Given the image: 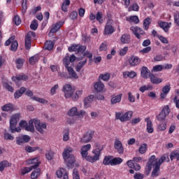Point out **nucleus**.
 I'll return each mask as SVG.
<instances>
[{"instance_id":"f257e3e1","label":"nucleus","mask_w":179,"mask_h":179,"mask_svg":"<svg viewBox=\"0 0 179 179\" xmlns=\"http://www.w3.org/2000/svg\"><path fill=\"white\" fill-rule=\"evenodd\" d=\"M95 146L96 148H95L92 151V153L94 154L93 156H87V155H89L88 152L92 148V145L87 144L81 147L80 153L82 157L86 159V160H87V162H90V163H94V162L100 160V156H101V150H103V148H101L98 143H95Z\"/></svg>"},{"instance_id":"f03ea898","label":"nucleus","mask_w":179,"mask_h":179,"mask_svg":"<svg viewBox=\"0 0 179 179\" xmlns=\"http://www.w3.org/2000/svg\"><path fill=\"white\" fill-rule=\"evenodd\" d=\"M166 160V156H161L160 159L156 158L155 155H152L149 157L148 162L147 163V170L148 173L152 171V167L153 170L151 173V177H159V173H160V166L163 164V162Z\"/></svg>"},{"instance_id":"7ed1b4c3","label":"nucleus","mask_w":179,"mask_h":179,"mask_svg":"<svg viewBox=\"0 0 179 179\" xmlns=\"http://www.w3.org/2000/svg\"><path fill=\"white\" fill-rule=\"evenodd\" d=\"M36 131L40 134H44V129H47V124L45 123H41L37 118L31 119L29 121V125L27 124L25 127V130L28 132H34V125Z\"/></svg>"},{"instance_id":"20e7f679","label":"nucleus","mask_w":179,"mask_h":179,"mask_svg":"<svg viewBox=\"0 0 179 179\" xmlns=\"http://www.w3.org/2000/svg\"><path fill=\"white\" fill-rule=\"evenodd\" d=\"M72 148L69 147L64 149L63 152V157L65 162L67 163L68 167H73V164H75V156L71 154L72 153Z\"/></svg>"},{"instance_id":"39448f33","label":"nucleus","mask_w":179,"mask_h":179,"mask_svg":"<svg viewBox=\"0 0 179 179\" xmlns=\"http://www.w3.org/2000/svg\"><path fill=\"white\" fill-rule=\"evenodd\" d=\"M19 120H20V114L19 113H16L11 116L10 120V131L11 134H15V132H20V131H22L20 127H16Z\"/></svg>"},{"instance_id":"423d86ee","label":"nucleus","mask_w":179,"mask_h":179,"mask_svg":"<svg viewBox=\"0 0 179 179\" xmlns=\"http://www.w3.org/2000/svg\"><path fill=\"white\" fill-rule=\"evenodd\" d=\"M134 115V111L128 110L127 112H116L115 119L120 120V122H127V121H131L132 116Z\"/></svg>"},{"instance_id":"0eeeda50","label":"nucleus","mask_w":179,"mask_h":179,"mask_svg":"<svg viewBox=\"0 0 179 179\" xmlns=\"http://www.w3.org/2000/svg\"><path fill=\"white\" fill-rule=\"evenodd\" d=\"M63 64L65 68L67 69L70 76L73 77L74 79H78V74L76 73V72H75V70H73L72 67L69 66V64H71V62L69 60V56H66L63 59Z\"/></svg>"},{"instance_id":"6e6552de","label":"nucleus","mask_w":179,"mask_h":179,"mask_svg":"<svg viewBox=\"0 0 179 179\" xmlns=\"http://www.w3.org/2000/svg\"><path fill=\"white\" fill-rule=\"evenodd\" d=\"M130 30L132 31L133 34L136 36L138 40H142V37H145V36H146V32H145L142 28L138 27V26L131 27Z\"/></svg>"},{"instance_id":"1a4fd4ad","label":"nucleus","mask_w":179,"mask_h":179,"mask_svg":"<svg viewBox=\"0 0 179 179\" xmlns=\"http://www.w3.org/2000/svg\"><path fill=\"white\" fill-rule=\"evenodd\" d=\"M36 38V33L33 31H29L24 38V45L26 50H29L31 48V40Z\"/></svg>"},{"instance_id":"9d476101","label":"nucleus","mask_w":179,"mask_h":179,"mask_svg":"<svg viewBox=\"0 0 179 179\" xmlns=\"http://www.w3.org/2000/svg\"><path fill=\"white\" fill-rule=\"evenodd\" d=\"M113 23H114V20L111 19L108 20L103 30L104 36H107L108 34H113V33L115 31V28L113 27Z\"/></svg>"},{"instance_id":"9b49d317","label":"nucleus","mask_w":179,"mask_h":179,"mask_svg":"<svg viewBox=\"0 0 179 179\" xmlns=\"http://www.w3.org/2000/svg\"><path fill=\"white\" fill-rule=\"evenodd\" d=\"M124 3L126 8H128V12H139V5L136 3H133L129 6L131 3V0H122Z\"/></svg>"},{"instance_id":"f8f14e48","label":"nucleus","mask_w":179,"mask_h":179,"mask_svg":"<svg viewBox=\"0 0 179 179\" xmlns=\"http://www.w3.org/2000/svg\"><path fill=\"white\" fill-rule=\"evenodd\" d=\"M86 114V111L85 110H80L78 111V108L76 107H73L71 108L67 113V115L69 117H80V115H85Z\"/></svg>"},{"instance_id":"ddd939ff","label":"nucleus","mask_w":179,"mask_h":179,"mask_svg":"<svg viewBox=\"0 0 179 179\" xmlns=\"http://www.w3.org/2000/svg\"><path fill=\"white\" fill-rule=\"evenodd\" d=\"M114 148L119 155H124V145L119 139H115L114 142Z\"/></svg>"},{"instance_id":"4468645a","label":"nucleus","mask_w":179,"mask_h":179,"mask_svg":"<svg viewBox=\"0 0 179 179\" xmlns=\"http://www.w3.org/2000/svg\"><path fill=\"white\" fill-rule=\"evenodd\" d=\"M62 92H64V97L66 99H70V97L73 94V92L72 91V86L69 84H66L64 85Z\"/></svg>"},{"instance_id":"2eb2a0df","label":"nucleus","mask_w":179,"mask_h":179,"mask_svg":"<svg viewBox=\"0 0 179 179\" xmlns=\"http://www.w3.org/2000/svg\"><path fill=\"white\" fill-rule=\"evenodd\" d=\"M94 135V132L92 131H88L85 134H84L83 137L80 139L81 143H88V142L91 141L93 136Z\"/></svg>"},{"instance_id":"dca6fc26","label":"nucleus","mask_w":179,"mask_h":179,"mask_svg":"<svg viewBox=\"0 0 179 179\" xmlns=\"http://www.w3.org/2000/svg\"><path fill=\"white\" fill-rule=\"evenodd\" d=\"M170 90H171V87L170 86V84L164 86L162 89V92L160 94V100H164L167 97L169 93H170Z\"/></svg>"},{"instance_id":"f3484780","label":"nucleus","mask_w":179,"mask_h":179,"mask_svg":"<svg viewBox=\"0 0 179 179\" xmlns=\"http://www.w3.org/2000/svg\"><path fill=\"white\" fill-rule=\"evenodd\" d=\"M27 163L28 164H33L32 166H31V167L34 169L38 168L40 166V164H41V162H40V158H38V157L33 159H27Z\"/></svg>"},{"instance_id":"a211bd4d","label":"nucleus","mask_w":179,"mask_h":179,"mask_svg":"<svg viewBox=\"0 0 179 179\" xmlns=\"http://www.w3.org/2000/svg\"><path fill=\"white\" fill-rule=\"evenodd\" d=\"M141 58H139L138 56H131L129 59V64L131 66H138L139 64L141 62Z\"/></svg>"},{"instance_id":"6ab92c4d","label":"nucleus","mask_w":179,"mask_h":179,"mask_svg":"<svg viewBox=\"0 0 179 179\" xmlns=\"http://www.w3.org/2000/svg\"><path fill=\"white\" fill-rule=\"evenodd\" d=\"M65 23L64 21H59L57 23H55V24L52 25L50 33H57V31H58V30H59L61 29V27H62V26H64V24Z\"/></svg>"},{"instance_id":"aec40b11","label":"nucleus","mask_w":179,"mask_h":179,"mask_svg":"<svg viewBox=\"0 0 179 179\" xmlns=\"http://www.w3.org/2000/svg\"><path fill=\"white\" fill-rule=\"evenodd\" d=\"M13 82H15V83H19L20 80H27L29 79V77L26 74L22 75H17L16 76H13L11 78Z\"/></svg>"},{"instance_id":"412c9836","label":"nucleus","mask_w":179,"mask_h":179,"mask_svg":"<svg viewBox=\"0 0 179 179\" xmlns=\"http://www.w3.org/2000/svg\"><path fill=\"white\" fill-rule=\"evenodd\" d=\"M141 74L142 78L144 79H149L150 75H152V73H150V71L146 66H143L141 68Z\"/></svg>"},{"instance_id":"4be33fe9","label":"nucleus","mask_w":179,"mask_h":179,"mask_svg":"<svg viewBox=\"0 0 179 179\" xmlns=\"http://www.w3.org/2000/svg\"><path fill=\"white\" fill-rule=\"evenodd\" d=\"M122 99V94H119L118 95L113 94L111 96L110 104L114 105L117 103H120Z\"/></svg>"},{"instance_id":"5701e85b","label":"nucleus","mask_w":179,"mask_h":179,"mask_svg":"<svg viewBox=\"0 0 179 179\" xmlns=\"http://www.w3.org/2000/svg\"><path fill=\"white\" fill-rule=\"evenodd\" d=\"M94 100V95H90L84 99V107L85 108H89L90 107V104L93 103Z\"/></svg>"},{"instance_id":"b1692460","label":"nucleus","mask_w":179,"mask_h":179,"mask_svg":"<svg viewBox=\"0 0 179 179\" xmlns=\"http://www.w3.org/2000/svg\"><path fill=\"white\" fill-rule=\"evenodd\" d=\"M24 93H26V87H21L20 89L15 92L14 98L20 99V97H22Z\"/></svg>"},{"instance_id":"393cba45","label":"nucleus","mask_w":179,"mask_h":179,"mask_svg":"<svg viewBox=\"0 0 179 179\" xmlns=\"http://www.w3.org/2000/svg\"><path fill=\"white\" fill-rule=\"evenodd\" d=\"M150 80L152 85H160L163 82V79L156 77L153 73L150 76Z\"/></svg>"},{"instance_id":"a878e982","label":"nucleus","mask_w":179,"mask_h":179,"mask_svg":"<svg viewBox=\"0 0 179 179\" xmlns=\"http://www.w3.org/2000/svg\"><path fill=\"white\" fill-rule=\"evenodd\" d=\"M1 110L7 113H12L15 110V108L13 103H6L1 107Z\"/></svg>"},{"instance_id":"bb28decb","label":"nucleus","mask_w":179,"mask_h":179,"mask_svg":"<svg viewBox=\"0 0 179 179\" xmlns=\"http://www.w3.org/2000/svg\"><path fill=\"white\" fill-rule=\"evenodd\" d=\"M145 122H147V132L148 134H153L154 129H153V124H152V120H150V117L145 119Z\"/></svg>"},{"instance_id":"cd10ccee","label":"nucleus","mask_w":179,"mask_h":179,"mask_svg":"<svg viewBox=\"0 0 179 179\" xmlns=\"http://www.w3.org/2000/svg\"><path fill=\"white\" fill-rule=\"evenodd\" d=\"M120 41L123 44H129V43L131 41V35L128 34H124L120 38Z\"/></svg>"},{"instance_id":"c85d7f7f","label":"nucleus","mask_w":179,"mask_h":179,"mask_svg":"<svg viewBox=\"0 0 179 179\" xmlns=\"http://www.w3.org/2000/svg\"><path fill=\"white\" fill-rule=\"evenodd\" d=\"M94 87L95 89V90H96V92H98L99 93L103 92V90H104V83H101V82H97L94 84Z\"/></svg>"},{"instance_id":"c756f323","label":"nucleus","mask_w":179,"mask_h":179,"mask_svg":"<svg viewBox=\"0 0 179 179\" xmlns=\"http://www.w3.org/2000/svg\"><path fill=\"white\" fill-rule=\"evenodd\" d=\"M40 174H41V169H40V168H36L31 172V178L36 179L40 177Z\"/></svg>"},{"instance_id":"7c9ffc66","label":"nucleus","mask_w":179,"mask_h":179,"mask_svg":"<svg viewBox=\"0 0 179 179\" xmlns=\"http://www.w3.org/2000/svg\"><path fill=\"white\" fill-rule=\"evenodd\" d=\"M96 20L99 23V24H103L104 23V18L103 12L98 11L96 14Z\"/></svg>"},{"instance_id":"2f4dec72","label":"nucleus","mask_w":179,"mask_h":179,"mask_svg":"<svg viewBox=\"0 0 179 179\" xmlns=\"http://www.w3.org/2000/svg\"><path fill=\"white\" fill-rule=\"evenodd\" d=\"M6 167H12V164L6 160L0 162V171H3Z\"/></svg>"},{"instance_id":"473e14b6","label":"nucleus","mask_w":179,"mask_h":179,"mask_svg":"<svg viewBox=\"0 0 179 179\" xmlns=\"http://www.w3.org/2000/svg\"><path fill=\"white\" fill-rule=\"evenodd\" d=\"M136 76V72L135 71H124L123 72V78L127 79V78H130L131 79H134Z\"/></svg>"},{"instance_id":"72a5a7b5","label":"nucleus","mask_w":179,"mask_h":179,"mask_svg":"<svg viewBox=\"0 0 179 179\" xmlns=\"http://www.w3.org/2000/svg\"><path fill=\"white\" fill-rule=\"evenodd\" d=\"M24 59L23 58H18L15 60V65L17 69H22L23 68V65L24 64Z\"/></svg>"},{"instance_id":"f704fd0d","label":"nucleus","mask_w":179,"mask_h":179,"mask_svg":"<svg viewBox=\"0 0 179 179\" xmlns=\"http://www.w3.org/2000/svg\"><path fill=\"white\" fill-rule=\"evenodd\" d=\"M127 21L129 22V23L138 24V23H139V17L137 15H131L129 18H127Z\"/></svg>"},{"instance_id":"c9c22d12","label":"nucleus","mask_w":179,"mask_h":179,"mask_svg":"<svg viewBox=\"0 0 179 179\" xmlns=\"http://www.w3.org/2000/svg\"><path fill=\"white\" fill-rule=\"evenodd\" d=\"M159 27H161V29H163L165 33H167V31H169V29H170V25H169V22L161 21L159 23Z\"/></svg>"},{"instance_id":"e433bc0d","label":"nucleus","mask_w":179,"mask_h":179,"mask_svg":"<svg viewBox=\"0 0 179 179\" xmlns=\"http://www.w3.org/2000/svg\"><path fill=\"white\" fill-rule=\"evenodd\" d=\"M87 62V59H85L83 62H80L78 63L77 66H76V72H80V70L82 68L84 67L85 65H86V63Z\"/></svg>"},{"instance_id":"4c0bfd02","label":"nucleus","mask_w":179,"mask_h":179,"mask_svg":"<svg viewBox=\"0 0 179 179\" xmlns=\"http://www.w3.org/2000/svg\"><path fill=\"white\" fill-rule=\"evenodd\" d=\"M38 59H40L38 55H35L29 59V62L30 65H34L36 62H38Z\"/></svg>"},{"instance_id":"58836bf2","label":"nucleus","mask_w":179,"mask_h":179,"mask_svg":"<svg viewBox=\"0 0 179 179\" xmlns=\"http://www.w3.org/2000/svg\"><path fill=\"white\" fill-rule=\"evenodd\" d=\"M112 160H113V156L111 155L105 156L103 160V164L104 166H108L109 164L111 165Z\"/></svg>"},{"instance_id":"ea45409f","label":"nucleus","mask_w":179,"mask_h":179,"mask_svg":"<svg viewBox=\"0 0 179 179\" xmlns=\"http://www.w3.org/2000/svg\"><path fill=\"white\" fill-rule=\"evenodd\" d=\"M110 73H106L104 74H100L99 79H100L101 80H103V82H108L110 80Z\"/></svg>"},{"instance_id":"a19ab883","label":"nucleus","mask_w":179,"mask_h":179,"mask_svg":"<svg viewBox=\"0 0 179 179\" xmlns=\"http://www.w3.org/2000/svg\"><path fill=\"white\" fill-rule=\"evenodd\" d=\"M122 163V159L120 157L113 158L111 160L110 166H118Z\"/></svg>"},{"instance_id":"79ce46f5","label":"nucleus","mask_w":179,"mask_h":179,"mask_svg":"<svg viewBox=\"0 0 179 179\" xmlns=\"http://www.w3.org/2000/svg\"><path fill=\"white\" fill-rule=\"evenodd\" d=\"M54 48V43L51 41H47L45 43V50H47L48 51H51Z\"/></svg>"},{"instance_id":"37998d69","label":"nucleus","mask_w":179,"mask_h":179,"mask_svg":"<svg viewBox=\"0 0 179 179\" xmlns=\"http://www.w3.org/2000/svg\"><path fill=\"white\" fill-rule=\"evenodd\" d=\"M146 150H148L147 143L142 144L138 148V152L139 153H141V155H144V153H146Z\"/></svg>"},{"instance_id":"c03bdc74","label":"nucleus","mask_w":179,"mask_h":179,"mask_svg":"<svg viewBox=\"0 0 179 179\" xmlns=\"http://www.w3.org/2000/svg\"><path fill=\"white\" fill-rule=\"evenodd\" d=\"M32 100L34 101H38V103H41V104H48V101L43 99V98H38L37 96L32 97Z\"/></svg>"},{"instance_id":"a18cd8bd","label":"nucleus","mask_w":179,"mask_h":179,"mask_svg":"<svg viewBox=\"0 0 179 179\" xmlns=\"http://www.w3.org/2000/svg\"><path fill=\"white\" fill-rule=\"evenodd\" d=\"M31 170H34V169L31 168V166H30V167L24 166V168H22L21 169V174L22 176H25V174H29V173H30V171H31Z\"/></svg>"},{"instance_id":"49530a36","label":"nucleus","mask_w":179,"mask_h":179,"mask_svg":"<svg viewBox=\"0 0 179 179\" xmlns=\"http://www.w3.org/2000/svg\"><path fill=\"white\" fill-rule=\"evenodd\" d=\"M141 93H145L146 90H153V87L152 85H143L139 88Z\"/></svg>"},{"instance_id":"de8ad7c7","label":"nucleus","mask_w":179,"mask_h":179,"mask_svg":"<svg viewBox=\"0 0 179 179\" xmlns=\"http://www.w3.org/2000/svg\"><path fill=\"white\" fill-rule=\"evenodd\" d=\"M163 69H164L163 65L158 64L153 66L152 69L151 70V72H162Z\"/></svg>"},{"instance_id":"09e8293b","label":"nucleus","mask_w":179,"mask_h":179,"mask_svg":"<svg viewBox=\"0 0 179 179\" xmlns=\"http://www.w3.org/2000/svg\"><path fill=\"white\" fill-rule=\"evenodd\" d=\"M170 159H171V160H174V159H177V160L179 161V153H178V150L173 151L171 153Z\"/></svg>"},{"instance_id":"8fccbe9b","label":"nucleus","mask_w":179,"mask_h":179,"mask_svg":"<svg viewBox=\"0 0 179 179\" xmlns=\"http://www.w3.org/2000/svg\"><path fill=\"white\" fill-rule=\"evenodd\" d=\"M171 111V110L170 109V107L169 106V105H166L163 107L161 113H164L167 117V115H169V114H170Z\"/></svg>"},{"instance_id":"3c124183","label":"nucleus","mask_w":179,"mask_h":179,"mask_svg":"<svg viewBox=\"0 0 179 179\" xmlns=\"http://www.w3.org/2000/svg\"><path fill=\"white\" fill-rule=\"evenodd\" d=\"M17 47H19V43H17V41L14 40L11 43L10 50L15 52L17 50Z\"/></svg>"},{"instance_id":"603ef678","label":"nucleus","mask_w":179,"mask_h":179,"mask_svg":"<svg viewBox=\"0 0 179 179\" xmlns=\"http://www.w3.org/2000/svg\"><path fill=\"white\" fill-rule=\"evenodd\" d=\"M26 152H28V153H33V152H36V150H38V147H31L30 145H28L25 147Z\"/></svg>"},{"instance_id":"864d4df0","label":"nucleus","mask_w":179,"mask_h":179,"mask_svg":"<svg viewBox=\"0 0 179 179\" xmlns=\"http://www.w3.org/2000/svg\"><path fill=\"white\" fill-rule=\"evenodd\" d=\"M150 25V18L147 17L143 21L144 30H148L149 29Z\"/></svg>"},{"instance_id":"5fc2aeb1","label":"nucleus","mask_w":179,"mask_h":179,"mask_svg":"<svg viewBox=\"0 0 179 179\" xmlns=\"http://www.w3.org/2000/svg\"><path fill=\"white\" fill-rule=\"evenodd\" d=\"M27 10V0H22V15H24Z\"/></svg>"},{"instance_id":"6e6d98bb","label":"nucleus","mask_w":179,"mask_h":179,"mask_svg":"<svg viewBox=\"0 0 179 179\" xmlns=\"http://www.w3.org/2000/svg\"><path fill=\"white\" fill-rule=\"evenodd\" d=\"M37 27H38V22L37 20H34L30 24V29L31 30H37Z\"/></svg>"},{"instance_id":"4d7b16f0","label":"nucleus","mask_w":179,"mask_h":179,"mask_svg":"<svg viewBox=\"0 0 179 179\" xmlns=\"http://www.w3.org/2000/svg\"><path fill=\"white\" fill-rule=\"evenodd\" d=\"M66 172V170L64 168H61L59 170L57 171L56 174L58 178H62L64 176V173H65Z\"/></svg>"},{"instance_id":"13d9d810","label":"nucleus","mask_w":179,"mask_h":179,"mask_svg":"<svg viewBox=\"0 0 179 179\" xmlns=\"http://www.w3.org/2000/svg\"><path fill=\"white\" fill-rule=\"evenodd\" d=\"M13 22L16 26H19V24L22 23V20L20 19V17H19V15H15L13 19Z\"/></svg>"},{"instance_id":"bf43d9fd","label":"nucleus","mask_w":179,"mask_h":179,"mask_svg":"<svg viewBox=\"0 0 179 179\" xmlns=\"http://www.w3.org/2000/svg\"><path fill=\"white\" fill-rule=\"evenodd\" d=\"M157 129L159 131H166L167 129V123L166 122H162L158 125Z\"/></svg>"},{"instance_id":"052dcab7","label":"nucleus","mask_w":179,"mask_h":179,"mask_svg":"<svg viewBox=\"0 0 179 179\" xmlns=\"http://www.w3.org/2000/svg\"><path fill=\"white\" fill-rule=\"evenodd\" d=\"M107 50H108L107 42L102 43L99 46L100 52H101V51H107Z\"/></svg>"},{"instance_id":"680f3d73","label":"nucleus","mask_w":179,"mask_h":179,"mask_svg":"<svg viewBox=\"0 0 179 179\" xmlns=\"http://www.w3.org/2000/svg\"><path fill=\"white\" fill-rule=\"evenodd\" d=\"M159 40L163 44H169V40L166 37H164L162 35H157Z\"/></svg>"},{"instance_id":"e2e57ef3","label":"nucleus","mask_w":179,"mask_h":179,"mask_svg":"<svg viewBox=\"0 0 179 179\" xmlns=\"http://www.w3.org/2000/svg\"><path fill=\"white\" fill-rule=\"evenodd\" d=\"M167 116L166 115H164V113H162V112L157 115V121L162 122V121H164V120H166V117Z\"/></svg>"},{"instance_id":"0e129e2a","label":"nucleus","mask_w":179,"mask_h":179,"mask_svg":"<svg viewBox=\"0 0 179 179\" xmlns=\"http://www.w3.org/2000/svg\"><path fill=\"white\" fill-rule=\"evenodd\" d=\"M73 179H80V176H79V171H78V169H74L73 170Z\"/></svg>"},{"instance_id":"69168bd1","label":"nucleus","mask_w":179,"mask_h":179,"mask_svg":"<svg viewBox=\"0 0 179 179\" xmlns=\"http://www.w3.org/2000/svg\"><path fill=\"white\" fill-rule=\"evenodd\" d=\"M70 19L71 20H76V19H78V13L76 11H73L69 15Z\"/></svg>"},{"instance_id":"338daca9","label":"nucleus","mask_w":179,"mask_h":179,"mask_svg":"<svg viewBox=\"0 0 179 179\" xmlns=\"http://www.w3.org/2000/svg\"><path fill=\"white\" fill-rule=\"evenodd\" d=\"M134 179H143V178H145V175H143V173H136L134 175Z\"/></svg>"},{"instance_id":"774afa93","label":"nucleus","mask_w":179,"mask_h":179,"mask_svg":"<svg viewBox=\"0 0 179 179\" xmlns=\"http://www.w3.org/2000/svg\"><path fill=\"white\" fill-rule=\"evenodd\" d=\"M174 17V23L176 24V26L179 27V14L175 13L173 15Z\"/></svg>"}]
</instances>
